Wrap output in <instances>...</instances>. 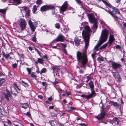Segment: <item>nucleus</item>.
<instances>
[{
  "label": "nucleus",
  "instance_id": "f257e3e1",
  "mask_svg": "<svg viewBox=\"0 0 126 126\" xmlns=\"http://www.w3.org/2000/svg\"><path fill=\"white\" fill-rule=\"evenodd\" d=\"M91 30L89 26L88 25L85 26V29L82 32V35L85 43V49L82 52L79 51L77 52V61L79 63H80L82 66L81 67H83L84 69L85 65L88 62V59L87 56V49L89 45V41L91 32Z\"/></svg>",
  "mask_w": 126,
  "mask_h": 126
},
{
  "label": "nucleus",
  "instance_id": "f03ea898",
  "mask_svg": "<svg viewBox=\"0 0 126 126\" xmlns=\"http://www.w3.org/2000/svg\"><path fill=\"white\" fill-rule=\"evenodd\" d=\"M109 33V31L105 29L102 31L101 35V38L99 40V43L94 47V50L98 49L99 46L106 40Z\"/></svg>",
  "mask_w": 126,
  "mask_h": 126
},
{
  "label": "nucleus",
  "instance_id": "7ed1b4c3",
  "mask_svg": "<svg viewBox=\"0 0 126 126\" xmlns=\"http://www.w3.org/2000/svg\"><path fill=\"white\" fill-rule=\"evenodd\" d=\"M89 85L91 91V94L87 95L84 94H82L81 95V97H83L84 98H86L87 99H89L92 97H94L96 94V93L94 89V85L93 82L92 80H90L89 83Z\"/></svg>",
  "mask_w": 126,
  "mask_h": 126
},
{
  "label": "nucleus",
  "instance_id": "20e7f679",
  "mask_svg": "<svg viewBox=\"0 0 126 126\" xmlns=\"http://www.w3.org/2000/svg\"><path fill=\"white\" fill-rule=\"evenodd\" d=\"M107 12L110 14L114 18L117 20L119 18L118 15L120 14L119 11L116 8L114 7H110L108 10L103 8Z\"/></svg>",
  "mask_w": 126,
  "mask_h": 126
},
{
  "label": "nucleus",
  "instance_id": "39448f33",
  "mask_svg": "<svg viewBox=\"0 0 126 126\" xmlns=\"http://www.w3.org/2000/svg\"><path fill=\"white\" fill-rule=\"evenodd\" d=\"M90 22L93 23V27L96 29L97 28V21L95 18L94 15L93 13H90L87 15Z\"/></svg>",
  "mask_w": 126,
  "mask_h": 126
},
{
  "label": "nucleus",
  "instance_id": "423d86ee",
  "mask_svg": "<svg viewBox=\"0 0 126 126\" xmlns=\"http://www.w3.org/2000/svg\"><path fill=\"white\" fill-rule=\"evenodd\" d=\"M28 24L31 30L33 32H34L37 26V22L36 21L33 22L30 20L28 21Z\"/></svg>",
  "mask_w": 126,
  "mask_h": 126
},
{
  "label": "nucleus",
  "instance_id": "0eeeda50",
  "mask_svg": "<svg viewBox=\"0 0 126 126\" xmlns=\"http://www.w3.org/2000/svg\"><path fill=\"white\" fill-rule=\"evenodd\" d=\"M113 76L114 77L115 80L117 82H121L122 80V79L120 76L118 72H114L112 70H111Z\"/></svg>",
  "mask_w": 126,
  "mask_h": 126
},
{
  "label": "nucleus",
  "instance_id": "6e6552de",
  "mask_svg": "<svg viewBox=\"0 0 126 126\" xmlns=\"http://www.w3.org/2000/svg\"><path fill=\"white\" fill-rule=\"evenodd\" d=\"M19 24L20 29L22 30H24L26 28L27 23L23 18H21L19 21Z\"/></svg>",
  "mask_w": 126,
  "mask_h": 126
},
{
  "label": "nucleus",
  "instance_id": "1a4fd4ad",
  "mask_svg": "<svg viewBox=\"0 0 126 126\" xmlns=\"http://www.w3.org/2000/svg\"><path fill=\"white\" fill-rule=\"evenodd\" d=\"M68 8V4L67 1H65L60 8V12L63 13L66 11Z\"/></svg>",
  "mask_w": 126,
  "mask_h": 126
},
{
  "label": "nucleus",
  "instance_id": "9d476101",
  "mask_svg": "<svg viewBox=\"0 0 126 126\" xmlns=\"http://www.w3.org/2000/svg\"><path fill=\"white\" fill-rule=\"evenodd\" d=\"M55 8L54 6L49 5H45L41 8L40 10L42 11H45L49 9H52Z\"/></svg>",
  "mask_w": 126,
  "mask_h": 126
},
{
  "label": "nucleus",
  "instance_id": "9b49d317",
  "mask_svg": "<svg viewBox=\"0 0 126 126\" xmlns=\"http://www.w3.org/2000/svg\"><path fill=\"white\" fill-rule=\"evenodd\" d=\"M106 113V111L104 110H101L100 113L95 117V118L98 120L102 119L104 118Z\"/></svg>",
  "mask_w": 126,
  "mask_h": 126
},
{
  "label": "nucleus",
  "instance_id": "f8f14e48",
  "mask_svg": "<svg viewBox=\"0 0 126 126\" xmlns=\"http://www.w3.org/2000/svg\"><path fill=\"white\" fill-rule=\"evenodd\" d=\"M111 65L112 68L115 70L120 69L121 67L120 64L114 62H112Z\"/></svg>",
  "mask_w": 126,
  "mask_h": 126
},
{
  "label": "nucleus",
  "instance_id": "ddd939ff",
  "mask_svg": "<svg viewBox=\"0 0 126 126\" xmlns=\"http://www.w3.org/2000/svg\"><path fill=\"white\" fill-rule=\"evenodd\" d=\"M114 40L113 35H111V33H110L109 39V41L108 42L109 43V47L111 46L112 42L114 41Z\"/></svg>",
  "mask_w": 126,
  "mask_h": 126
},
{
  "label": "nucleus",
  "instance_id": "4468645a",
  "mask_svg": "<svg viewBox=\"0 0 126 126\" xmlns=\"http://www.w3.org/2000/svg\"><path fill=\"white\" fill-rule=\"evenodd\" d=\"M3 95L4 96L7 100L8 101H10L9 98H11L12 97V96L11 95L10 93L9 92H8L6 94L3 93Z\"/></svg>",
  "mask_w": 126,
  "mask_h": 126
},
{
  "label": "nucleus",
  "instance_id": "2eb2a0df",
  "mask_svg": "<svg viewBox=\"0 0 126 126\" xmlns=\"http://www.w3.org/2000/svg\"><path fill=\"white\" fill-rule=\"evenodd\" d=\"M80 39H79L77 37H76L74 39V41L76 45L78 47L79 45L80 44L81 42Z\"/></svg>",
  "mask_w": 126,
  "mask_h": 126
},
{
  "label": "nucleus",
  "instance_id": "dca6fc26",
  "mask_svg": "<svg viewBox=\"0 0 126 126\" xmlns=\"http://www.w3.org/2000/svg\"><path fill=\"white\" fill-rule=\"evenodd\" d=\"M63 37V36L62 35L60 34L55 40L57 42L62 41L64 40Z\"/></svg>",
  "mask_w": 126,
  "mask_h": 126
},
{
  "label": "nucleus",
  "instance_id": "f3484780",
  "mask_svg": "<svg viewBox=\"0 0 126 126\" xmlns=\"http://www.w3.org/2000/svg\"><path fill=\"white\" fill-rule=\"evenodd\" d=\"M2 53L3 56L6 59H8L10 56V53L6 54L3 51H2Z\"/></svg>",
  "mask_w": 126,
  "mask_h": 126
},
{
  "label": "nucleus",
  "instance_id": "a211bd4d",
  "mask_svg": "<svg viewBox=\"0 0 126 126\" xmlns=\"http://www.w3.org/2000/svg\"><path fill=\"white\" fill-rule=\"evenodd\" d=\"M110 102L111 103L114 107H115L117 108H118L120 106V105L119 104L113 101H110Z\"/></svg>",
  "mask_w": 126,
  "mask_h": 126
},
{
  "label": "nucleus",
  "instance_id": "6ab92c4d",
  "mask_svg": "<svg viewBox=\"0 0 126 126\" xmlns=\"http://www.w3.org/2000/svg\"><path fill=\"white\" fill-rule=\"evenodd\" d=\"M37 6L35 5H34L33 7L32 10L33 13L34 14L35 13V12L37 11Z\"/></svg>",
  "mask_w": 126,
  "mask_h": 126
},
{
  "label": "nucleus",
  "instance_id": "aec40b11",
  "mask_svg": "<svg viewBox=\"0 0 126 126\" xmlns=\"http://www.w3.org/2000/svg\"><path fill=\"white\" fill-rule=\"evenodd\" d=\"M97 60L100 63L104 61L103 58L101 56L98 57L97 59Z\"/></svg>",
  "mask_w": 126,
  "mask_h": 126
},
{
  "label": "nucleus",
  "instance_id": "412c9836",
  "mask_svg": "<svg viewBox=\"0 0 126 126\" xmlns=\"http://www.w3.org/2000/svg\"><path fill=\"white\" fill-rule=\"evenodd\" d=\"M109 45V43L108 42L107 43L103 45L101 47H100V49H102L103 48H105L107 46Z\"/></svg>",
  "mask_w": 126,
  "mask_h": 126
},
{
  "label": "nucleus",
  "instance_id": "4be33fe9",
  "mask_svg": "<svg viewBox=\"0 0 126 126\" xmlns=\"http://www.w3.org/2000/svg\"><path fill=\"white\" fill-rule=\"evenodd\" d=\"M45 31L46 32V35H49L51 34V35H52L53 33L49 30H45Z\"/></svg>",
  "mask_w": 126,
  "mask_h": 126
},
{
  "label": "nucleus",
  "instance_id": "5701e85b",
  "mask_svg": "<svg viewBox=\"0 0 126 126\" xmlns=\"http://www.w3.org/2000/svg\"><path fill=\"white\" fill-rule=\"evenodd\" d=\"M5 81V80L3 78L0 79V87H1L3 83Z\"/></svg>",
  "mask_w": 126,
  "mask_h": 126
},
{
  "label": "nucleus",
  "instance_id": "b1692460",
  "mask_svg": "<svg viewBox=\"0 0 126 126\" xmlns=\"http://www.w3.org/2000/svg\"><path fill=\"white\" fill-rule=\"evenodd\" d=\"M52 69L54 71L53 72H57L59 71H60L59 68L56 67H53L52 68Z\"/></svg>",
  "mask_w": 126,
  "mask_h": 126
},
{
  "label": "nucleus",
  "instance_id": "393cba45",
  "mask_svg": "<svg viewBox=\"0 0 126 126\" xmlns=\"http://www.w3.org/2000/svg\"><path fill=\"white\" fill-rule=\"evenodd\" d=\"M21 8L22 9V10H24L26 12H28V11H30V10L28 8L24 6L22 7Z\"/></svg>",
  "mask_w": 126,
  "mask_h": 126
},
{
  "label": "nucleus",
  "instance_id": "a878e982",
  "mask_svg": "<svg viewBox=\"0 0 126 126\" xmlns=\"http://www.w3.org/2000/svg\"><path fill=\"white\" fill-rule=\"evenodd\" d=\"M44 61V60L41 58H38V62L42 64H44V63L43 62Z\"/></svg>",
  "mask_w": 126,
  "mask_h": 126
},
{
  "label": "nucleus",
  "instance_id": "bb28decb",
  "mask_svg": "<svg viewBox=\"0 0 126 126\" xmlns=\"http://www.w3.org/2000/svg\"><path fill=\"white\" fill-rule=\"evenodd\" d=\"M49 123L51 126H53L56 123L55 122L54 120L50 121L49 122Z\"/></svg>",
  "mask_w": 126,
  "mask_h": 126
},
{
  "label": "nucleus",
  "instance_id": "cd10ccee",
  "mask_svg": "<svg viewBox=\"0 0 126 126\" xmlns=\"http://www.w3.org/2000/svg\"><path fill=\"white\" fill-rule=\"evenodd\" d=\"M55 17H56V20H61L62 19V16H60L59 15L58 16H57L56 15L55 16Z\"/></svg>",
  "mask_w": 126,
  "mask_h": 126
},
{
  "label": "nucleus",
  "instance_id": "c85d7f7f",
  "mask_svg": "<svg viewBox=\"0 0 126 126\" xmlns=\"http://www.w3.org/2000/svg\"><path fill=\"white\" fill-rule=\"evenodd\" d=\"M46 69L45 68H43L40 72V74H42L43 73H46Z\"/></svg>",
  "mask_w": 126,
  "mask_h": 126
},
{
  "label": "nucleus",
  "instance_id": "c756f323",
  "mask_svg": "<svg viewBox=\"0 0 126 126\" xmlns=\"http://www.w3.org/2000/svg\"><path fill=\"white\" fill-rule=\"evenodd\" d=\"M68 110L69 111H72L73 110H75L76 109L74 107L69 106L68 107Z\"/></svg>",
  "mask_w": 126,
  "mask_h": 126
},
{
  "label": "nucleus",
  "instance_id": "7c9ffc66",
  "mask_svg": "<svg viewBox=\"0 0 126 126\" xmlns=\"http://www.w3.org/2000/svg\"><path fill=\"white\" fill-rule=\"evenodd\" d=\"M21 82L22 84L24 86L27 87L28 86V85L27 83L25 82L23 80H22Z\"/></svg>",
  "mask_w": 126,
  "mask_h": 126
},
{
  "label": "nucleus",
  "instance_id": "2f4dec72",
  "mask_svg": "<svg viewBox=\"0 0 126 126\" xmlns=\"http://www.w3.org/2000/svg\"><path fill=\"white\" fill-rule=\"evenodd\" d=\"M102 1L106 5V6H109L110 7V4H108L106 1L104 0H102Z\"/></svg>",
  "mask_w": 126,
  "mask_h": 126
},
{
  "label": "nucleus",
  "instance_id": "473e14b6",
  "mask_svg": "<svg viewBox=\"0 0 126 126\" xmlns=\"http://www.w3.org/2000/svg\"><path fill=\"white\" fill-rule=\"evenodd\" d=\"M26 69L28 72V75L30 74L31 73V68L27 67L26 68Z\"/></svg>",
  "mask_w": 126,
  "mask_h": 126
},
{
  "label": "nucleus",
  "instance_id": "72a5a7b5",
  "mask_svg": "<svg viewBox=\"0 0 126 126\" xmlns=\"http://www.w3.org/2000/svg\"><path fill=\"white\" fill-rule=\"evenodd\" d=\"M35 74V73L32 72L31 75V77L32 78H36V76Z\"/></svg>",
  "mask_w": 126,
  "mask_h": 126
},
{
  "label": "nucleus",
  "instance_id": "f704fd0d",
  "mask_svg": "<svg viewBox=\"0 0 126 126\" xmlns=\"http://www.w3.org/2000/svg\"><path fill=\"white\" fill-rule=\"evenodd\" d=\"M34 50H35V51L37 52V53H38V54H39L40 56L41 57V53L35 47H34Z\"/></svg>",
  "mask_w": 126,
  "mask_h": 126
},
{
  "label": "nucleus",
  "instance_id": "c9c22d12",
  "mask_svg": "<svg viewBox=\"0 0 126 126\" xmlns=\"http://www.w3.org/2000/svg\"><path fill=\"white\" fill-rule=\"evenodd\" d=\"M116 48L117 49H119L121 51H122V48L120 46L118 45H116Z\"/></svg>",
  "mask_w": 126,
  "mask_h": 126
},
{
  "label": "nucleus",
  "instance_id": "e433bc0d",
  "mask_svg": "<svg viewBox=\"0 0 126 126\" xmlns=\"http://www.w3.org/2000/svg\"><path fill=\"white\" fill-rule=\"evenodd\" d=\"M113 120L114 121H116L117 122V124H118L120 122L119 120L117 118H113Z\"/></svg>",
  "mask_w": 126,
  "mask_h": 126
},
{
  "label": "nucleus",
  "instance_id": "4c0bfd02",
  "mask_svg": "<svg viewBox=\"0 0 126 126\" xmlns=\"http://www.w3.org/2000/svg\"><path fill=\"white\" fill-rule=\"evenodd\" d=\"M51 116L52 117H57V114H55L53 112H52L50 113Z\"/></svg>",
  "mask_w": 126,
  "mask_h": 126
},
{
  "label": "nucleus",
  "instance_id": "58836bf2",
  "mask_svg": "<svg viewBox=\"0 0 126 126\" xmlns=\"http://www.w3.org/2000/svg\"><path fill=\"white\" fill-rule=\"evenodd\" d=\"M54 76H55V75H56L57 76H59V71L57 72H53Z\"/></svg>",
  "mask_w": 126,
  "mask_h": 126
},
{
  "label": "nucleus",
  "instance_id": "ea45409f",
  "mask_svg": "<svg viewBox=\"0 0 126 126\" xmlns=\"http://www.w3.org/2000/svg\"><path fill=\"white\" fill-rule=\"evenodd\" d=\"M41 0H37L36 2V3L37 4L40 5L41 3Z\"/></svg>",
  "mask_w": 126,
  "mask_h": 126
},
{
  "label": "nucleus",
  "instance_id": "a19ab883",
  "mask_svg": "<svg viewBox=\"0 0 126 126\" xmlns=\"http://www.w3.org/2000/svg\"><path fill=\"white\" fill-rule=\"evenodd\" d=\"M12 66L13 68H16L17 67V64L16 63H14L12 64Z\"/></svg>",
  "mask_w": 126,
  "mask_h": 126
},
{
  "label": "nucleus",
  "instance_id": "79ce46f5",
  "mask_svg": "<svg viewBox=\"0 0 126 126\" xmlns=\"http://www.w3.org/2000/svg\"><path fill=\"white\" fill-rule=\"evenodd\" d=\"M55 27L58 29H59L60 28V25L58 23H56L55 24Z\"/></svg>",
  "mask_w": 126,
  "mask_h": 126
},
{
  "label": "nucleus",
  "instance_id": "37998d69",
  "mask_svg": "<svg viewBox=\"0 0 126 126\" xmlns=\"http://www.w3.org/2000/svg\"><path fill=\"white\" fill-rule=\"evenodd\" d=\"M42 84L43 86H45V88L46 89L47 86V83L46 82H42Z\"/></svg>",
  "mask_w": 126,
  "mask_h": 126
},
{
  "label": "nucleus",
  "instance_id": "c03bdc74",
  "mask_svg": "<svg viewBox=\"0 0 126 126\" xmlns=\"http://www.w3.org/2000/svg\"><path fill=\"white\" fill-rule=\"evenodd\" d=\"M36 37L34 35L32 36V40L34 42H36Z\"/></svg>",
  "mask_w": 126,
  "mask_h": 126
},
{
  "label": "nucleus",
  "instance_id": "a18cd8bd",
  "mask_svg": "<svg viewBox=\"0 0 126 126\" xmlns=\"http://www.w3.org/2000/svg\"><path fill=\"white\" fill-rule=\"evenodd\" d=\"M77 3L79 4L81 6V7L83 9H84V8L83 7V5L82 4V2L81 1L78 2H77Z\"/></svg>",
  "mask_w": 126,
  "mask_h": 126
},
{
  "label": "nucleus",
  "instance_id": "49530a36",
  "mask_svg": "<svg viewBox=\"0 0 126 126\" xmlns=\"http://www.w3.org/2000/svg\"><path fill=\"white\" fill-rule=\"evenodd\" d=\"M77 3L79 4L81 6V7L83 9H84V8L83 7V5L82 4V2L81 1L78 2H77Z\"/></svg>",
  "mask_w": 126,
  "mask_h": 126
},
{
  "label": "nucleus",
  "instance_id": "de8ad7c7",
  "mask_svg": "<svg viewBox=\"0 0 126 126\" xmlns=\"http://www.w3.org/2000/svg\"><path fill=\"white\" fill-rule=\"evenodd\" d=\"M14 1L16 2L18 4H20L21 3L20 0H13Z\"/></svg>",
  "mask_w": 126,
  "mask_h": 126
},
{
  "label": "nucleus",
  "instance_id": "09e8293b",
  "mask_svg": "<svg viewBox=\"0 0 126 126\" xmlns=\"http://www.w3.org/2000/svg\"><path fill=\"white\" fill-rule=\"evenodd\" d=\"M5 12V11L4 10L0 9V13H2L4 14Z\"/></svg>",
  "mask_w": 126,
  "mask_h": 126
},
{
  "label": "nucleus",
  "instance_id": "8fccbe9b",
  "mask_svg": "<svg viewBox=\"0 0 126 126\" xmlns=\"http://www.w3.org/2000/svg\"><path fill=\"white\" fill-rule=\"evenodd\" d=\"M30 11H28L26 12V16L28 17L30 15Z\"/></svg>",
  "mask_w": 126,
  "mask_h": 126
},
{
  "label": "nucleus",
  "instance_id": "3c124183",
  "mask_svg": "<svg viewBox=\"0 0 126 126\" xmlns=\"http://www.w3.org/2000/svg\"><path fill=\"white\" fill-rule=\"evenodd\" d=\"M100 104H101V105H102V106H101V109H102V110H103V109H105V108H104V105H103L102 103L101 102L100 103Z\"/></svg>",
  "mask_w": 126,
  "mask_h": 126
},
{
  "label": "nucleus",
  "instance_id": "603ef678",
  "mask_svg": "<svg viewBox=\"0 0 126 126\" xmlns=\"http://www.w3.org/2000/svg\"><path fill=\"white\" fill-rule=\"evenodd\" d=\"M126 27V23H124L123 24V26L122 28L123 29H124Z\"/></svg>",
  "mask_w": 126,
  "mask_h": 126
},
{
  "label": "nucleus",
  "instance_id": "864d4df0",
  "mask_svg": "<svg viewBox=\"0 0 126 126\" xmlns=\"http://www.w3.org/2000/svg\"><path fill=\"white\" fill-rule=\"evenodd\" d=\"M61 45L63 46L65 48L66 47V44H63L61 43Z\"/></svg>",
  "mask_w": 126,
  "mask_h": 126
},
{
  "label": "nucleus",
  "instance_id": "5fc2aeb1",
  "mask_svg": "<svg viewBox=\"0 0 126 126\" xmlns=\"http://www.w3.org/2000/svg\"><path fill=\"white\" fill-rule=\"evenodd\" d=\"M16 88L18 90V91H17V89L16 88H15V89L16 90V91L17 92H19L20 91V90L19 88V86H18Z\"/></svg>",
  "mask_w": 126,
  "mask_h": 126
},
{
  "label": "nucleus",
  "instance_id": "6e6d98bb",
  "mask_svg": "<svg viewBox=\"0 0 126 126\" xmlns=\"http://www.w3.org/2000/svg\"><path fill=\"white\" fill-rule=\"evenodd\" d=\"M84 71L81 69H80L79 71V72L80 74H82L84 73Z\"/></svg>",
  "mask_w": 126,
  "mask_h": 126
},
{
  "label": "nucleus",
  "instance_id": "4d7b16f0",
  "mask_svg": "<svg viewBox=\"0 0 126 126\" xmlns=\"http://www.w3.org/2000/svg\"><path fill=\"white\" fill-rule=\"evenodd\" d=\"M56 13H55V12L54 10H53L51 12V14L52 15H55L56 16Z\"/></svg>",
  "mask_w": 126,
  "mask_h": 126
},
{
  "label": "nucleus",
  "instance_id": "13d9d810",
  "mask_svg": "<svg viewBox=\"0 0 126 126\" xmlns=\"http://www.w3.org/2000/svg\"><path fill=\"white\" fill-rule=\"evenodd\" d=\"M52 82L55 85H56L58 83V81H56V79H55V81L54 82Z\"/></svg>",
  "mask_w": 126,
  "mask_h": 126
},
{
  "label": "nucleus",
  "instance_id": "bf43d9fd",
  "mask_svg": "<svg viewBox=\"0 0 126 126\" xmlns=\"http://www.w3.org/2000/svg\"><path fill=\"white\" fill-rule=\"evenodd\" d=\"M63 30L65 32H66L68 30V28L67 27H66Z\"/></svg>",
  "mask_w": 126,
  "mask_h": 126
},
{
  "label": "nucleus",
  "instance_id": "052dcab7",
  "mask_svg": "<svg viewBox=\"0 0 126 126\" xmlns=\"http://www.w3.org/2000/svg\"><path fill=\"white\" fill-rule=\"evenodd\" d=\"M38 98H40V99H42L43 98V96L42 95H38Z\"/></svg>",
  "mask_w": 126,
  "mask_h": 126
},
{
  "label": "nucleus",
  "instance_id": "680f3d73",
  "mask_svg": "<svg viewBox=\"0 0 126 126\" xmlns=\"http://www.w3.org/2000/svg\"><path fill=\"white\" fill-rule=\"evenodd\" d=\"M66 94L67 95V96H68L69 95H71V94L70 92H66Z\"/></svg>",
  "mask_w": 126,
  "mask_h": 126
},
{
  "label": "nucleus",
  "instance_id": "e2e57ef3",
  "mask_svg": "<svg viewBox=\"0 0 126 126\" xmlns=\"http://www.w3.org/2000/svg\"><path fill=\"white\" fill-rule=\"evenodd\" d=\"M95 54H96L95 53H93L92 54V57L93 59H94V58Z\"/></svg>",
  "mask_w": 126,
  "mask_h": 126
},
{
  "label": "nucleus",
  "instance_id": "0e129e2a",
  "mask_svg": "<svg viewBox=\"0 0 126 126\" xmlns=\"http://www.w3.org/2000/svg\"><path fill=\"white\" fill-rule=\"evenodd\" d=\"M28 48L31 51H32V48L31 46H29L28 47Z\"/></svg>",
  "mask_w": 126,
  "mask_h": 126
},
{
  "label": "nucleus",
  "instance_id": "69168bd1",
  "mask_svg": "<svg viewBox=\"0 0 126 126\" xmlns=\"http://www.w3.org/2000/svg\"><path fill=\"white\" fill-rule=\"evenodd\" d=\"M52 100V99L51 96L48 98V100L50 101H51Z\"/></svg>",
  "mask_w": 126,
  "mask_h": 126
},
{
  "label": "nucleus",
  "instance_id": "338daca9",
  "mask_svg": "<svg viewBox=\"0 0 126 126\" xmlns=\"http://www.w3.org/2000/svg\"><path fill=\"white\" fill-rule=\"evenodd\" d=\"M37 68V69L36 70V72L38 74L40 73V72L39 71V68L38 67Z\"/></svg>",
  "mask_w": 126,
  "mask_h": 126
},
{
  "label": "nucleus",
  "instance_id": "774afa93",
  "mask_svg": "<svg viewBox=\"0 0 126 126\" xmlns=\"http://www.w3.org/2000/svg\"><path fill=\"white\" fill-rule=\"evenodd\" d=\"M54 107V106H50L49 107V109H53Z\"/></svg>",
  "mask_w": 126,
  "mask_h": 126
}]
</instances>
